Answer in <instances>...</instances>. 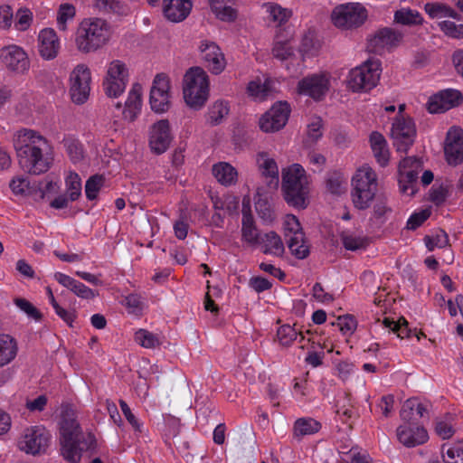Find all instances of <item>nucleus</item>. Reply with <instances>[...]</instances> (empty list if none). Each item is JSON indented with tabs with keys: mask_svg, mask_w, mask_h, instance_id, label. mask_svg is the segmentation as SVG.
<instances>
[{
	"mask_svg": "<svg viewBox=\"0 0 463 463\" xmlns=\"http://www.w3.org/2000/svg\"><path fill=\"white\" fill-rule=\"evenodd\" d=\"M322 120L320 118H315L307 125V137L304 140L306 146H312L322 137Z\"/></svg>",
	"mask_w": 463,
	"mask_h": 463,
	"instance_id": "56",
	"label": "nucleus"
},
{
	"mask_svg": "<svg viewBox=\"0 0 463 463\" xmlns=\"http://www.w3.org/2000/svg\"><path fill=\"white\" fill-rule=\"evenodd\" d=\"M321 427V423L313 418H298L292 427V438L297 441H301L304 437L317 433Z\"/></svg>",
	"mask_w": 463,
	"mask_h": 463,
	"instance_id": "31",
	"label": "nucleus"
},
{
	"mask_svg": "<svg viewBox=\"0 0 463 463\" xmlns=\"http://www.w3.org/2000/svg\"><path fill=\"white\" fill-rule=\"evenodd\" d=\"M352 201L355 208L365 210L370 207L377 191V177L374 171L364 165L352 179Z\"/></svg>",
	"mask_w": 463,
	"mask_h": 463,
	"instance_id": "5",
	"label": "nucleus"
},
{
	"mask_svg": "<svg viewBox=\"0 0 463 463\" xmlns=\"http://www.w3.org/2000/svg\"><path fill=\"white\" fill-rule=\"evenodd\" d=\"M110 33V25L106 20L83 19L76 32V47L82 53L96 52L109 42Z\"/></svg>",
	"mask_w": 463,
	"mask_h": 463,
	"instance_id": "3",
	"label": "nucleus"
},
{
	"mask_svg": "<svg viewBox=\"0 0 463 463\" xmlns=\"http://www.w3.org/2000/svg\"><path fill=\"white\" fill-rule=\"evenodd\" d=\"M212 173L216 180L225 186L236 183L238 172L235 167L227 162H219L213 165Z\"/></svg>",
	"mask_w": 463,
	"mask_h": 463,
	"instance_id": "36",
	"label": "nucleus"
},
{
	"mask_svg": "<svg viewBox=\"0 0 463 463\" xmlns=\"http://www.w3.org/2000/svg\"><path fill=\"white\" fill-rule=\"evenodd\" d=\"M402 35L395 32L392 28H383L379 30L374 37L370 40V47L373 48L374 51H378L383 48H391L396 46L402 40Z\"/></svg>",
	"mask_w": 463,
	"mask_h": 463,
	"instance_id": "32",
	"label": "nucleus"
},
{
	"mask_svg": "<svg viewBox=\"0 0 463 463\" xmlns=\"http://www.w3.org/2000/svg\"><path fill=\"white\" fill-rule=\"evenodd\" d=\"M141 86L135 84L130 90L125 102L123 116L125 119L134 121L141 110Z\"/></svg>",
	"mask_w": 463,
	"mask_h": 463,
	"instance_id": "33",
	"label": "nucleus"
},
{
	"mask_svg": "<svg viewBox=\"0 0 463 463\" xmlns=\"http://www.w3.org/2000/svg\"><path fill=\"white\" fill-rule=\"evenodd\" d=\"M381 62L368 60L361 66L351 70L348 76V87L353 91H367L374 88L380 80Z\"/></svg>",
	"mask_w": 463,
	"mask_h": 463,
	"instance_id": "7",
	"label": "nucleus"
},
{
	"mask_svg": "<svg viewBox=\"0 0 463 463\" xmlns=\"http://www.w3.org/2000/svg\"><path fill=\"white\" fill-rule=\"evenodd\" d=\"M326 188L333 194H341L346 190V181L342 173L334 171L328 174Z\"/></svg>",
	"mask_w": 463,
	"mask_h": 463,
	"instance_id": "48",
	"label": "nucleus"
},
{
	"mask_svg": "<svg viewBox=\"0 0 463 463\" xmlns=\"http://www.w3.org/2000/svg\"><path fill=\"white\" fill-rule=\"evenodd\" d=\"M269 91V88L267 80L262 82L260 78L250 80L247 86V93L256 99H265Z\"/></svg>",
	"mask_w": 463,
	"mask_h": 463,
	"instance_id": "53",
	"label": "nucleus"
},
{
	"mask_svg": "<svg viewBox=\"0 0 463 463\" xmlns=\"http://www.w3.org/2000/svg\"><path fill=\"white\" fill-rule=\"evenodd\" d=\"M444 153L449 165H458L463 162V132L451 128L447 133Z\"/></svg>",
	"mask_w": 463,
	"mask_h": 463,
	"instance_id": "24",
	"label": "nucleus"
},
{
	"mask_svg": "<svg viewBox=\"0 0 463 463\" xmlns=\"http://www.w3.org/2000/svg\"><path fill=\"white\" fill-rule=\"evenodd\" d=\"M63 145L72 163L76 164L83 158V147L79 140L66 137L63 139Z\"/></svg>",
	"mask_w": 463,
	"mask_h": 463,
	"instance_id": "54",
	"label": "nucleus"
},
{
	"mask_svg": "<svg viewBox=\"0 0 463 463\" xmlns=\"http://www.w3.org/2000/svg\"><path fill=\"white\" fill-rule=\"evenodd\" d=\"M14 146L19 165L25 172L41 175L50 169L52 146L39 132L30 128L18 130L14 135Z\"/></svg>",
	"mask_w": 463,
	"mask_h": 463,
	"instance_id": "1",
	"label": "nucleus"
},
{
	"mask_svg": "<svg viewBox=\"0 0 463 463\" xmlns=\"http://www.w3.org/2000/svg\"><path fill=\"white\" fill-rule=\"evenodd\" d=\"M320 43L313 31L306 33L301 40L299 52L304 57H312L318 53Z\"/></svg>",
	"mask_w": 463,
	"mask_h": 463,
	"instance_id": "44",
	"label": "nucleus"
},
{
	"mask_svg": "<svg viewBox=\"0 0 463 463\" xmlns=\"http://www.w3.org/2000/svg\"><path fill=\"white\" fill-rule=\"evenodd\" d=\"M184 99L194 109H201L209 97V78L199 67L191 68L184 79Z\"/></svg>",
	"mask_w": 463,
	"mask_h": 463,
	"instance_id": "6",
	"label": "nucleus"
},
{
	"mask_svg": "<svg viewBox=\"0 0 463 463\" xmlns=\"http://www.w3.org/2000/svg\"><path fill=\"white\" fill-rule=\"evenodd\" d=\"M119 406L126 420L132 426L134 430L139 433L142 432L143 423L132 413L128 403L124 400H119Z\"/></svg>",
	"mask_w": 463,
	"mask_h": 463,
	"instance_id": "62",
	"label": "nucleus"
},
{
	"mask_svg": "<svg viewBox=\"0 0 463 463\" xmlns=\"http://www.w3.org/2000/svg\"><path fill=\"white\" fill-rule=\"evenodd\" d=\"M283 229L284 237L291 254L299 260L306 259L309 254V247L298 219L293 214L286 215Z\"/></svg>",
	"mask_w": 463,
	"mask_h": 463,
	"instance_id": "10",
	"label": "nucleus"
},
{
	"mask_svg": "<svg viewBox=\"0 0 463 463\" xmlns=\"http://www.w3.org/2000/svg\"><path fill=\"white\" fill-rule=\"evenodd\" d=\"M264 254L280 257L285 251L281 237L275 232L262 233L258 244Z\"/></svg>",
	"mask_w": 463,
	"mask_h": 463,
	"instance_id": "30",
	"label": "nucleus"
},
{
	"mask_svg": "<svg viewBox=\"0 0 463 463\" xmlns=\"http://www.w3.org/2000/svg\"><path fill=\"white\" fill-rule=\"evenodd\" d=\"M262 233H260L255 226L253 216L243 213L241 222V238L250 245H257Z\"/></svg>",
	"mask_w": 463,
	"mask_h": 463,
	"instance_id": "40",
	"label": "nucleus"
},
{
	"mask_svg": "<svg viewBox=\"0 0 463 463\" xmlns=\"http://www.w3.org/2000/svg\"><path fill=\"white\" fill-rule=\"evenodd\" d=\"M124 306L128 309V313L139 315L143 311L144 302L142 301L140 295L129 294L124 299Z\"/></svg>",
	"mask_w": 463,
	"mask_h": 463,
	"instance_id": "60",
	"label": "nucleus"
},
{
	"mask_svg": "<svg viewBox=\"0 0 463 463\" xmlns=\"http://www.w3.org/2000/svg\"><path fill=\"white\" fill-rule=\"evenodd\" d=\"M104 183L105 178L101 175H94L89 177L85 184V194L87 199L90 201L97 199Z\"/></svg>",
	"mask_w": 463,
	"mask_h": 463,
	"instance_id": "50",
	"label": "nucleus"
},
{
	"mask_svg": "<svg viewBox=\"0 0 463 463\" xmlns=\"http://www.w3.org/2000/svg\"><path fill=\"white\" fill-rule=\"evenodd\" d=\"M391 133L397 151L406 153L414 143L416 137V128L412 118L396 116Z\"/></svg>",
	"mask_w": 463,
	"mask_h": 463,
	"instance_id": "13",
	"label": "nucleus"
},
{
	"mask_svg": "<svg viewBox=\"0 0 463 463\" xmlns=\"http://www.w3.org/2000/svg\"><path fill=\"white\" fill-rule=\"evenodd\" d=\"M329 89V80L324 74H312L303 78L298 84V93L320 100Z\"/></svg>",
	"mask_w": 463,
	"mask_h": 463,
	"instance_id": "22",
	"label": "nucleus"
},
{
	"mask_svg": "<svg viewBox=\"0 0 463 463\" xmlns=\"http://www.w3.org/2000/svg\"><path fill=\"white\" fill-rule=\"evenodd\" d=\"M283 229L284 237L291 254L299 260L306 259L309 254V247L298 219L293 214L286 215Z\"/></svg>",
	"mask_w": 463,
	"mask_h": 463,
	"instance_id": "9",
	"label": "nucleus"
},
{
	"mask_svg": "<svg viewBox=\"0 0 463 463\" xmlns=\"http://www.w3.org/2000/svg\"><path fill=\"white\" fill-rule=\"evenodd\" d=\"M0 59L5 66L14 71H24L29 67L25 52L17 45H10L0 51Z\"/></svg>",
	"mask_w": 463,
	"mask_h": 463,
	"instance_id": "25",
	"label": "nucleus"
},
{
	"mask_svg": "<svg viewBox=\"0 0 463 463\" xmlns=\"http://www.w3.org/2000/svg\"><path fill=\"white\" fill-rule=\"evenodd\" d=\"M38 42L39 53L44 60L50 61L57 57L61 44L53 29H43L39 33Z\"/></svg>",
	"mask_w": 463,
	"mask_h": 463,
	"instance_id": "26",
	"label": "nucleus"
},
{
	"mask_svg": "<svg viewBox=\"0 0 463 463\" xmlns=\"http://www.w3.org/2000/svg\"><path fill=\"white\" fill-rule=\"evenodd\" d=\"M173 137L169 121L167 119L158 120L150 128L149 146L155 154L161 155L168 149Z\"/></svg>",
	"mask_w": 463,
	"mask_h": 463,
	"instance_id": "19",
	"label": "nucleus"
},
{
	"mask_svg": "<svg viewBox=\"0 0 463 463\" xmlns=\"http://www.w3.org/2000/svg\"><path fill=\"white\" fill-rule=\"evenodd\" d=\"M385 328L393 332L401 339L410 338L411 330L408 326V322L404 317H400L397 321L385 317L383 321Z\"/></svg>",
	"mask_w": 463,
	"mask_h": 463,
	"instance_id": "45",
	"label": "nucleus"
},
{
	"mask_svg": "<svg viewBox=\"0 0 463 463\" xmlns=\"http://www.w3.org/2000/svg\"><path fill=\"white\" fill-rule=\"evenodd\" d=\"M424 10L431 19L450 17L455 20H460L461 15L450 6L442 3H427Z\"/></svg>",
	"mask_w": 463,
	"mask_h": 463,
	"instance_id": "41",
	"label": "nucleus"
},
{
	"mask_svg": "<svg viewBox=\"0 0 463 463\" xmlns=\"http://www.w3.org/2000/svg\"><path fill=\"white\" fill-rule=\"evenodd\" d=\"M128 81V72L126 64L118 60L111 61L103 82L105 93L109 97H118L124 92Z\"/></svg>",
	"mask_w": 463,
	"mask_h": 463,
	"instance_id": "15",
	"label": "nucleus"
},
{
	"mask_svg": "<svg viewBox=\"0 0 463 463\" xmlns=\"http://www.w3.org/2000/svg\"><path fill=\"white\" fill-rule=\"evenodd\" d=\"M199 49L204 65L213 74L218 75L224 71L226 60L221 48L215 43L203 41Z\"/></svg>",
	"mask_w": 463,
	"mask_h": 463,
	"instance_id": "21",
	"label": "nucleus"
},
{
	"mask_svg": "<svg viewBox=\"0 0 463 463\" xmlns=\"http://www.w3.org/2000/svg\"><path fill=\"white\" fill-rule=\"evenodd\" d=\"M258 163L260 165L262 175L270 177V182L274 181L276 184H278L279 168L275 160L267 158L266 155L262 153L259 155Z\"/></svg>",
	"mask_w": 463,
	"mask_h": 463,
	"instance_id": "49",
	"label": "nucleus"
},
{
	"mask_svg": "<svg viewBox=\"0 0 463 463\" xmlns=\"http://www.w3.org/2000/svg\"><path fill=\"white\" fill-rule=\"evenodd\" d=\"M230 109L226 101L218 100L209 109V121L212 125H219L229 114Z\"/></svg>",
	"mask_w": 463,
	"mask_h": 463,
	"instance_id": "51",
	"label": "nucleus"
},
{
	"mask_svg": "<svg viewBox=\"0 0 463 463\" xmlns=\"http://www.w3.org/2000/svg\"><path fill=\"white\" fill-rule=\"evenodd\" d=\"M292 35L293 33L290 36L284 34L283 37H279L277 33H275L272 54L276 59L288 61L294 55L293 48L289 43Z\"/></svg>",
	"mask_w": 463,
	"mask_h": 463,
	"instance_id": "43",
	"label": "nucleus"
},
{
	"mask_svg": "<svg viewBox=\"0 0 463 463\" xmlns=\"http://www.w3.org/2000/svg\"><path fill=\"white\" fill-rule=\"evenodd\" d=\"M342 242L345 250L352 251L365 249L368 245L367 239L354 235L343 236Z\"/></svg>",
	"mask_w": 463,
	"mask_h": 463,
	"instance_id": "59",
	"label": "nucleus"
},
{
	"mask_svg": "<svg viewBox=\"0 0 463 463\" xmlns=\"http://www.w3.org/2000/svg\"><path fill=\"white\" fill-rule=\"evenodd\" d=\"M213 13L222 21L232 22L237 17V12L232 7L234 0H209Z\"/></svg>",
	"mask_w": 463,
	"mask_h": 463,
	"instance_id": "38",
	"label": "nucleus"
},
{
	"mask_svg": "<svg viewBox=\"0 0 463 463\" xmlns=\"http://www.w3.org/2000/svg\"><path fill=\"white\" fill-rule=\"evenodd\" d=\"M394 21L403 25H417L422 24L423 18L416 10L402 8L395 12Z\"/></svg>",
	"mask_w": 463,
	"mask_h": 463,
	"instance_id": "46",
	"label": "nucleus"
},
{
	"mask_svg": "<svg viewBox=\"0 0 463 463\" xmlns=\"http://www.w3.org/2000/svg\"><path fill=\"white\" fill-rule=\"evenodd\" d=\"M421 162L416 157H406L399 164V185L403 194L413 195Z\"/></svg>",
	"mask_w": 463,
	"mask_h": 463,
	"instance_id": "16",
	"label": "nucleus"
},
{
	"mask_svg": "<svg viewBox=\"0 0 463 463\" xmlns=\"http://www.w3.org/2000/svg\"><path fill=\"white\" fill-rule=\"evenodd\" d=\"M54 279L65 287L71 292H73L77 297L83 299H91L96 297L94 290L84 285L82 282L64 274L61 272L54 273Z\"/></svg>",
	"mask_w": 463,
	"mask_h": 463,
	"instance_id": "29",
	"label": "nucleus"
},
{
	"mask_svg": "<svg viewBox=\"0 0 463 463\" xmlns=\"http://www.w3.org/2000/svg\"><path fill=\"white\" fill-rule=\"evenodd\" d=\"M440 453L443 463H463V439L443 443Z\"/></svg>",
	"mask_w": 463,
	"mask_h": 463,
	"instance_id": "39",
	"label": "nucleus"
},
{
	"mask_svg": "<svg viewBox=\"0 0 463 463\" xmlns=\"http://www.w3.org/2000/svg\"><path fill=\"white\" fill-rule=\"evenodd\" d=\"M370 145L378 164L381 166L387 165L389 163L390 153L384 137L377 131L372 132L370 135Z\"/></svg>",
	"mask_w": 463,
	"mask_h": 463,
	"instance_id": "35",
	"label": "nucleus"
},
{
	"mask_svg": "<svg viewBox=\"0 0 463 463\" xmlns=\"http://www.w3.org/2000/svg\"><path fill=\"white\" fill-rule=\"evenodd\" d=\"M75 15V7L70 4L61 5L57 14V27L60 31H66L67 21Z\"/></svg>",
	"mask_w": 463,
	"mask_h": 463,
	"instance_id": "55",
	"label": "nucleus"
},
{
	"mask_svg": "<svg viewBox=\"0 0 463 463\" xmlns=\"http://www.w3.org/2000/svg\"><path fill=\"white\" fill-rule=\"evenodd\" d=\"M265 16L264 19L269 26L275 28V33L279 37L290 36L292 34V26L289 24L293 16V11L290 8L283 7L275 2H266L261 5Z\"/></svg>",
	"mask_w": 463,
	"mask_h": 463,
	"instance_id": "11",
	"label": "nucleus"
},
{
	"mask_svg": "<svg viewBox=\"0 0 463 463\" xmlns=\"http://www.w3.org/2000/svg\"><path fill=\"white\" fill-rule=\"evenodd\" d=\"M52 435L42 425L27 427L24 430L17 441V447L26 454L36 456L46 452Z\"/></svg>",
	"mask_w": 463,
	"mask_h": 463,
	"instance_id": "8",
	"label": "nucleus"
},
{
	"mask_svg": "<svg viewBox=\"0 0 463 463\" xmlns=\"http://www.w3.org/2000/svg\"><path fill=\"white\" fill-rule=\"evenodd\" d=\"M290 106L288 102L279 101L274 104L260 119V128L264 132H274L281 129L288 120Z\"/></svg>",
	"mask_w": 463,
	"mask_h": 463,
	"instance_id": "17",
	"label": "nucleus"
},
{
	"mask_svg": "<svg viewBox=\"0 0 463 463\" xmlns=\"http://www.w3.org/2000/svg\"><path fill=\"white\" fill-rule=\"evenodd\" d=\"M397 437L399 441L408 448L424 444L429 439L425 428L413 421L398 427Z\"/></svg>",
	"mask_w": 463,
	"mask_h": 463,
	"instance_id": "23",
	"label": "nucleus"
},
{
	"mask_svg": "<svg viewBox=\"0 0 463 463\" xmlns=\"http://www.w3.org/2000/svg\"><path fill=\"white\" fill-rule=\"evenodd\" d=\"M298 337H299V343L305 339L303 333L296 328V325L293 326L288 324L282 325L277 330V340L281 346H290Z\"/></svg>",
	"mask_w": 463,
	"mask_h": 463,
	"instance_id": "42",
	"label": "nucleus"
},
{
	"mask_svg": "<svg viewBox=\"0 0 463 463\" xmlns=\"http://www.w3.org/2000/svg\"><path fill=\"white\" fill-rule=\"evenodd\" d=\"M135 341L145 348H156L161 345L158 335L146 329H139L135 333Z\"/></svg>",
	"mask_w": 463,
	"mask_h": 463,
	"instance_id": "52",
	"label": "nucleus"
},
{
	"mask_svg": "<svg viewBox=\"0 0 463 463\" xmlns=\"http://www.w3.org/2000/svg\"><path fill=\"white\" fill-rule=\"evenodd\" d=\"M61 454L70 463H79L82 453L96 449L97 440L92 432L82 431L76 412L71 407H63L59 421Z\"/></svg>",
	"mask_w": 463,
	"mask_h": 463,
	"instance_id": "2",
	"label": "nucleus"
},
{
	"mask_svg": "<svg viewBox=\"0 0 463 463\" xmlns=\"http://www.w3.org/2000/svg\"><path fill=\"white\" fill-rule=\"evenodd\" d=\"M18 353L16 339L8 334H0V368L11 364Z\"/></svg>",
	"mask_w": 463,
	"mask_h": 463,
	"instance_id": "34",
	"label": "nucleus"
},
{
	"mask_svg": "<svg viewBox=\"0 0 463 463\" xmlns=\"http://www.w3.org/2000/svg\"><path fill=\"white\" fill-rule=\"evenodd\" d=\"M93 6L104 14L126 16L129 14V7L120 0H95Z\"/></svg>",
	"mask_w": 463,
	"mask_h": 463,
	"instance_id": "37",
	"label": "nucleus"
},
{
	"mask_svg": "<svg viewBox=\"0 0 463 463\" xmlns=\"http://www.w3.org/2000/svg\"><path fill=\"white\" fill-rule=\"evenodd\" d=\"M67 195L71 202L77 201L81 195V179L75 172H70L65 179Z\"/></svg>",
	"mask_w": 463,
	"mask_h": 463,
	"instance_id": "47",
	"label": "nucleus"
},
{
	"mask_svg": "<svg viewBox=\"0 0 463 463\" xmlns=\"http://www.w3.org/2000/svg\"><path fill=\"white\" fill-rule=\"evenodd\" d=\"M442 33L453 39H463V24H457L451 21H442L439 24Z\"/></svg>",
	"mask_w": 463,
	"mask_h": 463,
	"instance_id": "57",
	"label": "nucleus"
},
{
	"mask_svg": "<svg viewBox=\"0 0 463 463\" xmlns=\"http://www.w3.org/2000/svg\"><path fill=\"white\" fill-rule=\"evenodd\" d=\"M430 217V212L422 210L419 213H413L408 219L406 228L408 230H416L419 228L428 218Z\"/></svg>",
	"mask_w": 463,
	"mask_h": 463,
	"instance_id": "64",
	"label": "nucleus"
},
{
	"mask_svg": "<svg viewBox=\"0 0 463 463\" xmlns=\"http://www.w3.org/2000/svg\"><path fill=\"white\" fill-rule=\"evenodd\" d=\"M15 305L24 311L29 317L34 319V320H40L42 317V315L40 311L28 300L25 298H15L14 299Z\"/></svg>",
	"mask_w": 463,
	"mask_h": 463,
	"instance_id": "63",
	"label": "nucleus"
},
{
	"mask_svg": "<svg viewBox=\"0 0 463 463\" xmlns=\"http://www.w3.org/2000/svg\"><path fill=\"white\" fill-rule=\"evenodd\" d=\"M33 13L28 8H20L16 12L14 27L18 31L27 30L33 22Z\"/></svg>",
	"mask_w": 463,
	"mask_h": 463,
	"instance_id": "58",
	"label": "nucleus"
},
{
	"mask_svg": "<svg viewBox=\"0 0 463 463\" xmlns=\"http://www.w3.org/2000/svg\"><path fill=\"white\" fill-rule=\"evenodd\" d=\"M463 96L459 90L447 89L430 97L427 109L431 114L442 113L460 104Z\"/></svg>",
	"mask_w": 463,
	"mask_h": 463,
	"instance_id": "20",
	"label": "nucleus"
},
{
	"mask_svg": "<svg viewBox=\"0 0 463 463\" xmlns=\"http://www.w3.org/2000/svg\"><path fill=\"white\" fill-rule=\"evenodd\" d=\"M337 326L345 335H351L356 329L357 322L354 316L345 315L337 318Z\"/></svg>",
	"mask_w": 463,
	"mask_h": 463,
	"instance_id": "61",
	"label": "nucleus"
},
{
	"mask_svg": "<svg viewBox=\"0 0 463 463\" xmlns=\"http://www.w3.org/2000/svg\"><path fill=\"white\" fill-rule=\"evenodd\" d=\"M367 18L366 9L359 3H346L335 6L332 21L336 27L351 29L361 26Z\"/></svg>",
	"mask_w": 463,
	"mask_h": 463,
	"instance_id": "12",
	"label": "nucleus"
},
{
	"mask_svg": "<svg viewBox=\"0 0 463 463\" xmlns=\"http://www.w3.org/2000/svg\"><path fill=\"white\" fill-rule=\"evenodd\" d=\"M193 7L192 0H163V14L174 23L184 21Z\"/></svg>",
	"mask_w": 463,
	"mask_h": 463,
	"instance_id": "27",
	"label": "nucleus"
},
{
	"mask_svg": "<svg viewBox=\"0 0 463 463\" xmlns=\"http://www.w3.org/2000/svg\"><path fill=\"white\" fill-rule=\"evenodd\" d=\"M430 405L420 402L416 398L408 399L402 405L400 415L406 422H416L420 419H429Z\"/></svg>",
	"mask_w": 463,
	"mask_h": 463,
	"instance_id": "28",
	"label": "nucleus"
},
{
	"mask_svg": "<svg viewBox=\"0 0 463 463\" xmlns=\"http://www.w3.org/2000/svg\"><path fill=\"white\" fill-rule=\"evenodd\" d=\"M282 190L289 205L299 209L307 207L309 188L306 171L301 165L294 164L283 170Z\"/></svg>",
	"mask_w": 463,
	"mask_h": 463,
	"instance_id": "4",
	"label": "nucleus"
},
{
	"mask_svg": "<svg viewBox=\"0 0 463 463\" xmlns=\"http://www.w3.org/2000/svg\"><path fill=\"white\" fill-rule=\"evenodd\" d=\"M91 72L84 64L77 65L70 75V94L76 104L87 101L90 91Z\"/></svg>",
	"mask_w": 463,
	"mask_h": 463,
	"instance_id": "14",
	"label": "nucleus"
},
{
	"mask_svg": "<svg viewBox=\"0 0 463 463\" xmlns=\"http://www.w3.org/2000/svg\"><path fill=\"white\" fill-rule=\"evenodd\" d=\"M169 88V80L165 74L161 73L155 77L149 98L151 109L154 111L162 113L168 110L170 107Z\"/></svg>",
	"mask_w": 463,
	"mask_h": 463,
	"instance_id": "18",
	"label": "nucleus"
}]
</instances>
